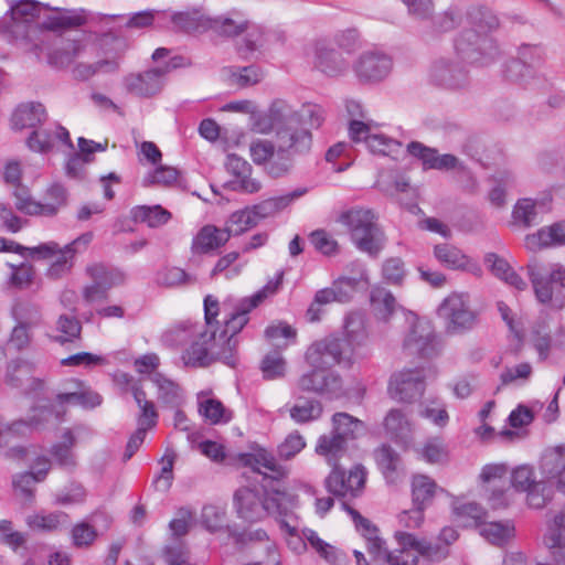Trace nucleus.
<instances>
[{
    "label": "nucleus",
    "instance_id": "obj_1",
    "mask_svg": "<svg viewBox=\"0 0 565 565\" xmlns=\"http://www.w3.org/2000/svg\"><path fill=\"white\" fill-rule=\"evenodd\" d=\"M204 324L184 320L175 323L162 334V342L170 348H180L181 361L186 367L205 369L221 362L236 367L239 359L233 353V342L223 348L217 339L216 297L207 295L203 301Z\"/></svg>",
    "mask_w": 565,
    "mask_h": 565
},
{
    "label": "nucleus",
    "instance_id": "obj_2",
    "mask_svg": "<svg viewBox=\"0 0 565 565\" xmlns=\"http://www.w3.org/2000/svg\"><path fill=\"white\" fill-rule=\"evenodd\" d=\"M324 120L323 108L317 104H305L298 110L284 100H275L269 107V121L260 128L262 134L276 130L277 153L268 174L279 178L292 167L294 159L306 156L312 148V128Z\"/></svg>",
    "mask_w": 565,
    "mask_h": 565
},
{
    "label": "nucleus",
    "instance_id": "obj_3",
    "mask_svg": "<svg viewBox=\"0 0 565 565\" xmlns=\"http://www.w3.org/2000/svg\"><path fill=\"white\" fill-rule=\"evenodd\" d=\"M297 503V495L279 484H260L258 489L242 487L234 493L237 516L250 523L259 522L268 515L287 516Z\"/></svg>",
    "mask_w": 565,
    "mask_h": 565
},
{
    "label": "nucleus",
    "instance_id": "obj_4",
    "mask_svg": "<svg viewBox=\"0 0 565 565\" xmlns=\"http://www.w3.org/2000/svg\"><path fill=\"white\" fill-rule=\"evenodd\" d=\"M471 29L465 30L455 41V50L463 62L487 66L499 56V47L488 34L499 25L498 18L488 8H476L469 12Z\"/></svg>",
    "mask_w": 565,
    "mask_h": 565
},
{
    "label": "nucleus",
    "instance_id": "obj_5",
    "mask_svg": "<svg viewBox=\"0 0 565 565\" xmlns=\"http://www.w3.org/2000/svg\"><path fill=\"white\" fill-rule=\"evenodd\" d=\"M280 279L281 276L276 281H269L256 294L242 298L234 303L228 300L220 303L216 298L217 320L220 322L217 339L223 348H226L231 340V342H233L232 344H234L233 353L235 356L238 358V340L236 339V335L248 323L250 311L257 308L265 298L277 291L278 286L280 285Z\"/></svg>",
    "mask_w": 565,
    "mask_h": 565
},
{
    "label": "nucleus",
    "instance_id": "obj_6",
    "mask_svg": "<svg viewBox=\"0 0 565 565\" xmlns=\"http://www.w3.org/2000/svg\"><path fill=\"white\" fill-rule=\"evenodd\" d=\"M338 222L344 225L356 248L376 257L384 246V234L371 210L353 207L342 212Z\"/></svg>",
    "mask_w": 565,
    "mask_h": 565
},
{
    "label": "nucleus",
    "instance_id": "obj_7",
    "mask_svg": "<svg viewBox=\"0 0 565 565\" xmlns=\"http://www.w3.org/2000/svg\"><path fill=\"white\" fill-rule=\"evenodd\" d=\"M64 409H56L53 404L36 406L32 409L29 420L18 419L12 423H4L0 417V448L8 447L7 457L23 458L26 450L22 446L14 445L15 441L26 437L33 429L47 423L52 417L61 419Z\"/></svg>",
    "mask_w": 565,
    "mask_h": 565
},
{
    "label": "nucleus",
    "instance_id": "obj_8",
    "mask_svg": "<svg viewBox=\"0 0 565 565\" xmlns=\"http://www.w3.org/2000/svg\"><path fill=\"white\" fill-rule=\"evenodd\" d=\"M53 14L47 15L43 21V28L49 31H57L67 28H76L89 23L96 28L103 38L116 32L121 24L118 21L125 20L122 14H102L87 12L84 9H52Z\"/></svg>",
    "mask_w": 565,
    "mask_h": 565
},
{
    "label": "nucleus",
    "instance_id": "obj_9",
    "mask_svg": "<svg viewBox=\"0 0 565 565\" xmlns=\"http://www.w3.org/2000/svg\"><path fill=\"white\" fill-rule=\"evenodd\" d=\"M395 539L399 548L387 552L384 545L380 553H384L387 565L416 564L418 555L429 559H439L445 556V551L438 544L418 539L414 534L398 531L395 533Z\"/></svg>",
    "mask_w": 565,
    "mask_h": 565
},
{
    "label": "nucleus",
    "instance_id": "obj_10",
    "mask_svg": "<svg viewBox=\"0 0 565 565\" xmlns=\"http://www.w3.org/2000/svg\"><path fill=\"white\" fill-rule=\"evenodd\" d=\"M85 274L92 280L83 289V297L87 302L106 300L111 288L127 281V274L122 269L103 262L88 264Z\"/></svg>",
    "mask_w": 565,
    "mask_h": 565
},
{
    "label": "nucleus",
    "instance_id": "obj_11",
    "mask_svg": "<svg viewBox=\"0 0 565 565\" xmlns=\"http://www.w3.org/2000/svg\"><path fill=\"white\" fill-rule=\"evenodd\" d=\"M529 279L532 284L534 295L540 303H551L565 296V267L559 264L551 266L550 270H543L537 264L526 266ZM563 301H559L562 307Z\"/></svg>",
    "mask_w": 565,
    "mask_h": 565
},
{
    "label": "nucleus",
    "instance_id": "obj_12",
    "mask_svg": "<svg viewBox=\"0 0 565 565\" xmlns=\"http://www.w3.org/2000/svg\"><path fill=\"white\" fill-rule=\"evenodd\" d=\"M305 358L311 367L327 371L337 364L347 367L353 364V356L343 347V341L333 334L313 342L307 349Z\"/></svg>",
    "mask_w": 565,
    "mask_h": 565
},
{
    "label": "nucleus",
    "instance_id": "obj_13",
    "mask_svg": "<svg viewBox=\"0 0 565 565\" xmlns=\"http://www.w3.org/2000/svg\"><path fill=\"white\" fill-rule=\"evenodd\" d=\"M438 315L445 320L446 332L460 334L471 330L478 322V315L470 308L468 298L462 294H451L438 308Z\"/></svg>",
    "mask_w": 565,
    "mask_h": 565
},
{
    "label": "nucleus",
    "instance_id": "obj_14",
    "mask_svg": "<svg viewBox=\"0 0 565 565\" xmlns=\"http://www.w3.org/2000/svg\"><path fill=\"white\" fill-rule=\"evenodd\" d=\"M404 349L422 359H433L440 354L441 342L431 324L427 321H416L406 338Z\"/></svg>",
    "mask_w": 565,
    "mask_h": 565
},
{
    "label": "nucleus",
    "instance_id": "obj_15",
    "mask_svg": "<svg viewBox=\"0 0 565 565\" xmlns=\"http://www.w3.org/2000/svg\"><path fill=\"white\" fill-rule=\"evenodd\" d=\"M366 481V471L361 465L354 466L348 473L334 467L324 480L328 492L339 498L359 497Z\"/></svg>",
    "mask_w": 565,
    "mask_h": 565
},
{
    "label": "nucleus",
    "instance_id": "obj_16",
    "mask_svg": "<svg viewBox=\"0 0 565 565\" xmlns=\"http://www.w3.org/2000/svg\"><path fill=\"white\" fill-rule=\"evenodd\" d=\"M33 51L39 57L44 55L50 65L65 67L84 51V44L81 40H64L62 38L51 42L44 35L40 43L34 44Z\"/></svg>",
    "mask_w": 565,
    "mask_h": 565
},
{
    "label": "nucleus",
    "instance_id": "obj_17",
    "mask_svg": "<svg viewBox=\"0 0 565 565\" xmlns=\"http://www.w3.org/2000/svg\"><path fill=\"white\" fill-rule=\"evenodd\" d=\"M425 391L423 369H406L394 373L388 384L390 396L398 402L411 403L422 397Z\"/></svg>",
    "mask_w": 565,
    "mask_h": 565
},
{
    "label": "nucleus",
    "instance_id": "obj_18",
    "mask_svg": "<svg viewBox=\"0 0 565 565\" xmlns=\"http://www.w3.org/2000/svg\"><path fill=\"white\" fill-rule=\"evenodd\" d=\"M393 68L392 57L379 50L363 52L353 64V71L362 83H377L388 76Z\"/></svg>",
    "mask_w": 565,
    "mask_h": 565
},
{
    "label": "nucleus",
    "instance_id": "obj_19",
    "mask_svg": "<svg viewBox=\"0 0 565 565\" xmlns=\"http://www.w3.org/2000/svg\"><path fill=\"white\" fill-rule=\"evenodd\" d=\"M511 483L516 491L526 492L527 504L534 509L543 508L550 499V487L536 482L532 467L522 465L511 473Z\"/></svg>",
    "mask_w": 565,
    "mask_h": 565
},
{
    "label": "nucleus",
    "instance_id": "obj_20",
    "mask_svg": "<svg viewBox=\"0 0 565 565\" xmlns=\"http://www.w3.org/2000/svg\"><path fill=\"white\" fill-rule=\"evenodd\" d=\"M241 461L244 466L250 467L254 471L263 475L262 484L285 487L282 479L287 477L288 470L268 450L260 448L253 454H243L241 455Z\"/></svg>",
    "mask_w": 565,
    "mask_h": 565
},
{
    "label": "nucleus",
    "instance_id": "obj_21",
    "mask_svg": "<svg viewBox=\"0 0 565 565\" xmlns=\"http://www.w3.org/2000/svg\"><path fill=\"white\" fill-rule=\"evenodd\" d=\"M167 70L153 67L143 72L130 73L124 77L125 89L139 98H150L159 94L166 82Z\"/></svg>",
    "mask_w": 565,
    "mask_h": 565
},
{
    "label": "nucleus",
    "instance_id": "obj_22",
    "mask_svg": "<svg viewBox=\"0 0 565 565\" xmlns=\"http://www.w3.org/2000/svg\"><path fill=\"white\" fill-rule=\"evenodd\" d=\"M297 386L301 392L316 393L329 397H338L342 394V379L331 371L313 369L302 374Z\"/></svg>",
    "mask_w": 565,
    "mask_h": 565
},
{
    "label": "nucleus",
    "instance_id": "obj_23",
    "mask_svg": "<svg viewBox=\"0 0 565 565\" xmlns=\"http://www.w3.org/2000/svg\"><path fill=\"white\" fill-rule=\"evenodd\" d=\"M519 57L511 60L504 70V76L512 82L532 77L534 71L543 63L544 52L540 45L522 44L518 51Z\"/></svg>",
    "mask_w": 565,
    "mask_h": 565
},
{
    "label": "nucleus",
    "instance_id": "obj_24",
    "mask_svg": "<svg viewBox=\"0 0 565 565\" xmlns=\"http://www.w3.org/2000/svg\"><path fill=\"white\" fill-rule=\"evenodd\" d=\"M93 238L94 234L86 232L63 246L56 254V259L47 268L46 276L50 279H60L68 275L74 267L76 255L85 252Z\"/></svg>",
    "mask_w": 565,
    "mask_h": 565
},
{
    "label": "nucleus",
    "instance_id": "obj_25",
    "mask_svg": "<svg viewBox=\"0 0 565 565\" xmlns=\"http://www.w3.org/2000/svg\"><path fill=\"white\" fill-rule=\"evenodd\" d=\"M430 78L436 85L448 89L463 88L469 84L467 70L447 58H440L433 64Z\"/></svg>",
    "mask_w": 565,
    "mask_h": 565
},
{
    "label": "nucleus",
    "instance_id": "obj_26",
    "mask_svg": "<svg viewBox=\"0 0 565 565\" xmlns=\"http://www.w3.org/2000/svg\"><path fill=\"white\" fill-rule=\"evenodd\" d=\"M369 340V331L366 328V317L361 311L349 312L343 322V347L352 356L358 349L364 347Z\"/></svg>",
    "mask_w": 565,
    "mask_h": 565
},
{
    "label": "nucleus",
    "instance_id": "obj_27",
    "mask_svg": "<svg viewBox=\"0 0 565 565\" xmlns=\"http://www.w3.org/2000/svg\"><path fill=\"white\" fill-rule=\"evenodd\" d=\"M351 276H340L332 281V288L334 290L337 302L345 303L349 302L360 284L369 285L367 271L361 262H352L348 266Z\"/></svg>",
    "mask_w": 565,
    "mask_h": 565
},
{
    "label": "nucleus",
    "instance_id": "obj_28",
    "mask_svg": "<svg viewBox=\"0 0 565 565\" xmlns=\"http://www.w3.org/2000/svg\"><path fill=\"white\" fill-rule=\"evenodd\" d=\"M47 113L41 103L29 102L22 103L17 106L11 115V128L15 131L23 129L35 130L39 126L45 122Z\"/></svg>",
    "mask_w": 565,
    "mask_h": 565
},
{
    "label": "nucleus",
    "instance_id": "obj_29",
    "mask_svg": "<svg viewBox=\"0 0 565 565\" xmlns=\"http://www.w3.org/2000/svg\"><path fill=\"white\" fill-rule=\"evenodd\" d=\"M230 238L231 231L215 225H205L193 237L191 252L194 255L210 254L224 246Z\"/></svg>",
    "mask_w": 565,
    "mask_h": 565
},
{
    "label": "nucleus",
    "instance_id": "obj_30",
    "mask_svg": "<svg viewBox=\"0 0 565 565\" xmlns=\"http://www.w3.org/2000/svg\"><path fill=\"white\" fill-rule=\"evenodd\" d=\"M170 20L177 30L186 33L204 32L210 30L212 25V18L203 7H193L173 12L170 14Z\"/></svg>",
    "mask_w": 565,
    "mask_h": 565
},
{
    "label": "nucleus",
    "instance_id": "obj_31",
    "mask_svg": "<svg viewBox=\"0 0 565 565\" xmlns=\"http://www.w3.org/2000/svg\"><path fill=\"white\" fill-rule=\"evenodd\" d=\"M43 9H51L47 4L34 0H14L10 3L9 13L12 25L8 26V31L15 33L14 26L20 24L29 28L36 18L40 17Z\"/></svg>",
    "mask_w": 565,
    "mask_h": 565
},
{
    "label": "nucleus",
    "instance_id": "obj_32",
    "mask_svg": "<svg viewBox=\"0 0 565 565\" xmlns=\"http://www.w3.org/2000/svg\"><path fill=\"white\" fill-rule=\"evenodd\" d=\"M565 245V223H554L551 226L542 227L536 233L525 237L527 249L535 252L550 246Z\"/></svg>",
    "mask_w": 565,
    "mask_h": 565
},
{
    "label": "nucleus",
    "instance_id": "obj_33",
    "mask_svg": "<svg viewBox=\"0 0 565 565\" xmlns=\"http://www.w3.org/2000/svg\"><path fill=\"white\" fill-rule=\"evenodd\" d=\"M306 193H307V189H305V188L296 189L287 194L264 200V201L250 206V210L258 223L260 220L274 216L278 212L285 210L295 200L301 198Z\"/></svg>",
    "mask_w": 565,
    "mask_h": 565
},
{
    "label": "nucleus",
    "instance_id": "obj_34",
    "mask_svg": "<svg viewBox=\"0 0 565 565\" xmlns=\"http://www.w3.org/2000/svg\"><path fill=\"white\" fill-rule=\"evenodd\" d=\"M541 469L547 479L556 480V488L559 492H565V446H558L545 452Z\"/></svg>",
    "mask_w": 565,
    "mask_h": 565
},
{
    "label": "nucleus",
    "instance_id": "obj_35",
    "mask_svg": "<svg viewBox=\"0 0 565 565\" xmlns=\"http://www.w3.org/2000/svg\"><path fill=\"white\" fill-rule=\"evenodd\" d=\"M76 445V437L72 429H65L62 435V440L53 444L50 448V454L55 463L67 471H74L77 466V458L73 448Z\"/></svg>",
    "mask_w": 565,
    "mask_h": 565
},
{
    "label": "nucleus",
    "instance_id": "obj_36",
    "mask_svg": "<svg viewBox=\"0 0 565 565\" xmlns=\"http://www.w3.org/2000/svg\"><path fill=\"white\" fill-rule=\"evenodd\" d=\"M370 301L375 318L384 323L388 322L393 315L401 309L393 294L381 286L372 288Z\"/></svg>",
    "mask_w": 565,
    "mask_h": 565
},
{
    "label": "nucleus",
    "instance_id": "obj_37",
    "mask_svg": "<svg viewBox=\"0 0 565 565\" xmlns=\"http://www.w3.org/2000/svg\"><path fill=\"white\" fill-rule=\"evenodd\" d=\"M548 210L547 202L532 199H520L514 205L512 216L516 224L530 227L539 224L541 214Z\"/></svg>",
    "mask_w": 565,
    "mask_h": 565
},
{
    "label": "nucleus",
    "instance_id": "obj_38",
    "mask_svg": "<svg viewBox=\"0 0 565 565\" xmlns=\"http://www.w3.org/2000/svg\"><path fill=\"white\" fill-rule=\"evenodd\" d=\"M342 508L349 513L354 522L359 532L367 540V550L371 554L380 555L385 545V542L379 537L377 527L371 523L370 520L362 516L356 510L350 507L347 502L342 503Z\"/></svg>",
    "mask_w": 565,
    "mask_h": 565
},
{
    "label": "nucleus",
    "instance_id": "obj_39",
    "mask_svg": "<svg viewBox=\"0 0 565 565\" xmlns=\"http://www.w3.org/2000/svg\"><path fill=\"white\" fill-rule=\"evenodd\" d=\"M33 365L23 360H13L8 364L7 377L11 385L20 387L30 382V390H42L43 382L32 376Z\"/></svg>",
    "mask_w": 565,
    "mask_h": 565
},
{
    "label": "nucleus",
    "instance_id": "obj_40",
    "mask_svg": "<svg viewBox=\"0 0 565 565\" xmlns=\"http://www.w3.org/2000/svg\"><path fill=\"white\" fill-rule=\"evenodd\" d=\"M434 256L441 266L452 270L468 269L471 263L461 249L447 243L435 245Z\"/></svg>",
    "mask_w": 565,
    "mask_h": 565
},
{
    "label": "nucleus",
    "instance_id": "obj_41",
    "mask_svg": "<svg viewBox=\"0 0 565 565\" xmlns=\"http://www.w3.org/2000/svg\"><path fill=\"white\" fill-rule=\"evenodd\" d=\"M316 67L328 76H338L349 67L348 61L333 49L319 47L316 53Z\"/></svg>",
    "mask_w": 565,
    "mask_h": 565
},
{
    "label": "nucleus",
    "instance_id": "obj_42",
    "mask_svg": "<svg viewBox=\"0 0 565 565\" xmlns=\"http://www.w3.org/2000/svg\"><path fill=\"white\" fill-rule=\"evenodd\" d=\"M288 411L290 418L296 424L302 425L318 420L322 416L323 406L317 399L298 397Z\"/></svg>",
    "mask_w": 565,
    "mask_h": 565
},
{
    "label": "nucleus",
    "instance_id": "obj_43",
    "mask_svg": "<svg viewBox=\"0 0 565 565\" xmlns=\"http://www.w3.org/2000/svg\"><path fill=\"white\" fill-rule=\"evenodd\" d=\"M386 434L398 443H406L412 435V424L401 409H391L384 418Z\"/></svg>",
    "mask_w": 565,
    "mask_h": 565
},
{
    "label": "nucleus",
    "instance_id": "obj_44",
    "mask_svg": "<svg viewBox=\"0 0 565 565\" xmlns=\"http://www.w3.org/2000/svg\"><path fill=\"white\" fill-rule=\"evenodd\" d=\"M348 443L331 431L318 438L316 452L326 458L330 466L338 467V460L344 455Z\"/></svg>",
    "mask_w": 565,
    "mask_h": 565
},
{
    "label": "nucleus",
    "instance_id": "obj_45",
    "mask_svg": "<svg viewBox=\"0 0 565 565\" xmlns=\"http://www.w3.org/2000/svg\"><path fill=\"white\" fill-rule=\"evenodd\" d=\"M25 522L28 526L33 530L52 532L67 526L70 518L63 511H54L50 513L39 512L29 515Z\"/></svg>",
    "mask_w": 565,
    "mask_h": 565
},
{
    "label": "nucleus",
    "instance_id": "obj_46",
    "mask_svg": "<svg viewBox=\"0 0 565 565\" xmlns=\"http://www.w3.org/2000/svg\"><path fill=\"white\" fill-rule=\"evenodd\" d=\"M444 490L428 476L417 475L412 480L413 504L426 509L433 501L435 494Z\"/></svg>",
    "mask_w": 565,
    "mask_h": 565
},
{
    "label": "nucleus",
    "instance_id": "obj_47",
    "mask_svg": "<svg viewBox=\"0 0 565 565\" xmlns=\"http://www.w3.org/2000/svg\"><path fill=\"white\" fill-rule=\"evenodd\" d=\"M376 465L383 473L385 480L394 483L398 477L401 466L399 455L390 446L383 445L374 452Z\"/></svg>",
    "mask_w": 565,
    "mask_h": 565
},
{
    "label": "nucleus",
    "instance_id": "obj_48",
    "mask_svg": "<svg viewBox=\"0 0 565 565\" xmlns=\"http://www.w3.org/2000/svg\"><path fill=\"white\" fill-rule=\"evenodd\" d=\"M332 433L347 443L355 439L365 429L362 420L347 413H335L332 416Z\"/></svg>",
    "mask_w": 565,
    "mask_h": 565
},
{
    "label": "nucleus",
    "instance_id": "obj_49",
    "mask_svg": "<svg viewBox=\"0 0 565 565\" xmlns=\"http://www.w3.org/2000/svg\"><path fill=\"white\" fill-rule=\"evenodd\" d=\"M131 218L136 223H145L149 227H159L164 225L171 217L169 211L160 205H140L135 206L131 212Z\"/></svg>",
    "mask_w": 565,
    "mask_h": 565
},
{
    "label": "nucleus",
    "instance_id": "obj_50",
    "mask_svg": "<svg viewBox=\"0 0 565 565\" xmlns=\"http://www.w3.org/2000/svg\"><path fill=\"white\" fill-rule=\"evenodd\" d=\"M479 533L491 544L501 546L514 536V525L510 521L483 522L479 526Z\"/></svg>",
    "mask_w": 565,
    "mask_h": 565
},
{
    "label": "nucleus",
    "instance_id": "obj_51",
    "mask_svg": "<svg viewBox=\"0 0 565 565\" xmlns=\"http://www.w3.org/2000/svg\"><path fill=\"white\" fill-rule=\"evenodd\" d=\"M302 534L303 539L327 563L331 565H341L342 561L344 559L343 553L320 539L317 532L313 530L307 529L302 532Z\"/></svg>",
    "mask_w": 565,
    "mask_h": 565
},
{
    "label": "nucleus",
    "instance_id": "obj_52",
    "mask_svg": "<svg viewBox=\"0 0 565 565\" xmlns=\"http://www.w3.org/2000/svg\"><path fill=\"white\" fill-rule=\"evenodd\" d=\"M302 534L303 539L327 563L331 565H341L342 561L344 559L343 553L320 539L317 532L313 530L307 529L302 532Z\"/></svg>",
    "mask_w": 565,
    "mask_h": 565
},
{
    "label": "nucleus",
    "instance_id": "obj_53",
    "mask_svg": "<svg viewBox=\"0 0 565 565\" xmlns=\"http://www.w3.org/2000/svg\"><path fill=\"white\" fill-rule=\"evenodd\" d=\"M102 396L90 390L61 393L56 396L57 406L63 408L65 405H81L85 408H94L102 404Z\"/></svg>",
    "mask_w": 565,
    "mask_h": 565
},
{
    "label": "nucleus",
    "instance_id": "obj_54",
    "mask_svg": "<svg viewBox=\"0 0 565 565\" xmlns=\"http://www.w3.org/2000/svg\"><path fill=\"white\" fill-rule=\"evenodd\" d=\"M247 24L248 21L245 17L241 12L234 11L231 17L212 18L210 29L222 35L233 36L242 33L247 28Z\"/></svg>",
    "mask_w": 565,
    "mask_h": 565
},
{
    "label": "nucleus",
    "instance_id": "obj_55",
    "mask_svg": "<svg viewBox=\"0 0 565 565\" xmlns=\"http://www.w3.org/2000/svg\"><path fill=\"white\" fill-rule=\"evenodd\" d=\"M66 202V189L60 183L52 184L45 192L44 202H41V216L56 215Z\"/></svg>",
    "mask_w": 565,
    "mask_h": 565
},
{
    "label": "nucleus",
    "instance_id": "obj_56",
    "mask_svg": "<svg viewBox=\"0 0 565 565\" xmlns=\"http://www.w3.org/2000/svg\"><path fill=\"white\" fill-rule=\"evenodd\" d=\"M151 380L158 388V398L162 403L171 406H179L182 401V392L175 382L167 379L161 373L153 374Z\"/></svg>",
    "mask_w": 565,
    "mask_h": 565
},
{
    "label": "nucleus",
    "instance_id": "obj_57",
    "mask_svg": "<svg viewBox=\"0 0 565 565\" xmlns=\"http://www.w3.org/2000/svg\"><path fill=\"white\" fill-rule=\"evenodd\" d=\"M57 335L51 337L60 344L73 342L81 337L82 324L74 316L61 315L56 321Z\"/></svg>",
    "mask_w": 565,
    "mask_h": 565
},
{
    "label": "nucleus",
    "instance_id": "obj_58",
    "mask_svg": "<svg viewBox=\"0 0 565 565\" xmlns=\"http://www.w3.org/2000/svg\"><path fill=\"white\" fill-rule=\"evenodd\" d=\"M134 399L140 408V414L137 419L138 427L147 430L154 427L158 414L153 403L146 398V393L142 387H134Z\"/></svg>",
    "mask_w": 565,
    "mask_h": 565
},
{
    "label": "nucleus",
    "instance_id": "obj_59",
    "mask_svg": "<svg viewBox=\"0 0 565 565\" xmlns=\"http://www.w3.org/2000/svg\"><path fill=\"white\" fill-rule=\"evenodd\" d=\"M119 65L116 61L100 60L95 63H78L73 70V77L77 81H88L99 72L114 73Z\"/></svg>",
    "mask_w": 565,
    "mask_h": 565
},
{
    "label": "nucleus",
    "instance_id": "obj_60",
    "mask_svg": "<svg viewBox=\"0 0 565 565\" xmlns=\"http://www.w3.org/2000/svg\"><path fill=\"white\" fill-rule=\"evenodd\" d=\"M277 153V143L275 145L270 140L257 139L249 146V154L255 164H266V171L268 172L269 166L275 161Z\"/></svg>",
    "mask_w": 565,
    "mask_h": 565
},
{
    "label": "nucleus",
    "instance_id": "obj_61",
    "mask_svg": "<svg viewBox=\"0 0 565 565\" xmlns=\"http://www.w3.org/2000/svg\"><path fill=\"white\" fill-rule=\"evenodd\" d=\"M12 316L17 323L29 328H35L41 324L42 315L38 305L32 302H18L12 308Z\"/></svg>",
    "mask_w": 565,
    "mask_h": 565
},
{
    "label": "nucleus",
    "instance_id": "obj_62",
    "mask_svg": "<svg viewBox=\"0 0 565 565\" xmlns=\"http://www.w3.org/2000/svg\"><path fill=\"white\" fill-rule=\"evenodd\" d=\"M199 413L211 424L227 423L232 416L228 411L224 407L222 402L214 398H207L200 402Z\"/></svg>",
    "mask_w": 565,
    "mask_h": 565
},
{
    "label": "nucleus",
    "instance_id": "obj_63",
    "mask_svg": "<svg viewBox=\"0 0 565 565\" xmlns=\"http://www.w3.org/2000/svg\"><path fill=\"white\" fill-rule=\"evenodd\" d=\"M156 281L163 287H180L195 281V278L179 267H164L157 273Z\"/></svg>",
    "mask_w": 565,
    "mask_h": 565
},
{
    "label": "nucleus",
    "instance_id": "obj_64",
    "mask_svg": "<svg viewBox=\"0 0 565 565\" xmlns=\"http://www.w3.org/2000/svg\"><path fill=\"white\" fill-rule=\"evenodd\" d=\"M257 224L250 207H245L231 214L225 228L231 231V236H238Z\"/></svg>",
    "mask_w": 565,
    "mask_h": 565
}]
</instances>
